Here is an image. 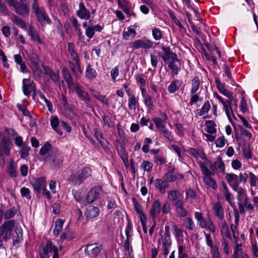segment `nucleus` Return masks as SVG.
Masks as SVG:
<instances>
[{
  "label": "nucleus",
  "mask_w": 258,
  "mask_h": 258,
  "mask_svg": "<svg viewBox=\"0 0 258 258\" xmlns=\"http://www.w3.org/2000/svg\"><path fill=\"white\" fill-rule=\"evenodd\" d=\"M68 52L72 60L77 64L78 70H80V61L78 54L75 49V45L73 43H68Z\"/></svg>",
  "instance_id": "a211bd4d"
},
{
  "label": "nucleus",
  "mask_w": 258,
  "mask_h": 258,
  "mask_svg": "<svg viewBox=\"0 0 258 258\" xmlns=\"http://www.w3.org/2000/svg\"><path fill=\"white\" fill-rule=\"evenodd\" d=\"M231 258H249V256L246 252L243 251L242 244H237L234 248Z\"/></svg>",
  "instance_id": "393cba45"
},
{
  "label": "nucleus",
  "mask_w": 258,
  "mask_h": 258,
  "mask_svg": "<svg viewBox=\"0 0 258 258\" xmlns=\"http://www.w3.org/2000/svg\"><path fill=\"white\" fill-rule=\"evenodd\" d=\"M154 185L161 194H164L166 189L169 186V184L166 180L156 179L154 182Z\"/></svg>",
  "instance_id": "cd10ccee"
},
{
  "label": "nucleus",
  "mask_w": 258,
  "mask_h": 258,
  "mask_svg": "<svg viewBox=\"0 0 258 258\" xmlns=\"http://www.w3.org/2000/svg\"><path fill=\"white\" fill-rule=\"evenodd\" d=\"M182 197L181 192L177 190H171L168 192V198L171 201H177L181 200Z\"/></svg>",
  "instance_id": "e433bc0d"
},
{
  "label": "nucleus",
  "mask_w": 258,
  "mask_h": 258,
  "mask_svg": "<svg viewBox=\"0 0 258 258\" xmlns=\"http://www.w3.org/2000/svg\"><path fill=\"white\" fill-rule=\"evenodd\" d=\"M183 201L179 200L174 203L177 215L180 217H185L187 215V211L183 207Z\"/></svg>",
  "instance_id": "4be33fe9"
},
{
  "label": "nucleus",
  "mask_w": 258,
  "mask_h": 258,
  "mask_svg": "<svg viewBox=\"0 0 258 258\" xmlns=\"http://www.w3.org/2000/svg\"><path fill=\"white\" fill-rule=\"evenodd\" d=\"M152 35L155 40H160L162 39L163 36L161 30L157 28L152 30Z\"/></svg>",
  "instance_id": "69168bd1"
},
{
  "label": "nucleus",
  "mask_w": 258,
  "mask_h": 258,
  "mask_svg": "<svg viewBox=\"0 0 258 258\" xmlns=\"http://www.w3.org/2000/svg\"><path fill=\"white\" fill-rule=\"evenodd\" d=\"M14 22L19 27L24 29L26 27V23L25 22L18 17V16H14Z\"/></svg>",
  "instance_id": "338daca9"
},
{
  "label": "nucleus",
  "mask_w": 258,
  "mask_h": 258,
  "mask_svg": "<svg viewBox=\"0 0 258 258\" xmlns=\"http://www.w3.org/2000/svg\"><path fill=\"white\" fill-rule=\"evenodd\" d=\"M102 249V246L97 243L89 244L85 248V253L90 258H96Z\"/></svg>",
  "instance_id": "ddd939ff"
},
{
  "label": "nucleus",
  "mask_w": 258,
  "mask_h": 258,
  "mask_svg": "<svg viewBox=\"0 0 258 258\" xmlns=\"http://www.w3.org/2000/svg\"><path fill=\"white\" fill-rule=\"evenodd\" d=\"M16 226V222L14 220L5 221L0 226V235L5 240L10 239L13 234V231Z\"/></svg>",
  "instance_id": "39448f33"
},
{
  "label": "nucleus",
  "mask_w": 258,
  "mask_h": 258,
  "mask_svg": "<svg viewBox=\"0 0 258 258\" xmlns=\"http://www.w3.org/2000/svg\"><path fill=\"white\" fill-rule=\"evenodd\" d=\"M28 34L31 37L33 40L37 41L39 44L42 43L38 32L32 25L29 26Z\"/></svg>",
  "instance_id": "2f4dec72"
},
{
  "label": "nucleus",
  "mask_w": 258,
  "mask_h": 258,
  "mask_svg": "<svg viewBox=\"0 0 258 258\" xmlns=\"http://www.w3.org/2000/svg\"><path fill=\"white\" fill-rule=\"evenodd\" d=\"M99 209L94 206H89L85 212V216L88 220L94 219L98 216Z\"/></svg>",
  "instance_id": "bb28decb"
},
{
  "label": "nucleus",
  "mask_w": 258,
  "mask_h": 258,
  "mask_svg": "<svg viewBox=\"0 0 258 258\" xmlns=\"http://www.w3.org/2000/svg\"><path fill=\"white\" fill-rule=\"evenodd\" d=\"M214 165L218 172L223 174L225 173V165L220 157H218L216 159V161L214 163Z\"/></svg>",
  "instance_id": "f704fd0d"
},
{
  "label": "nucleus",
  "mask_w": 258,
  "mask_h": 258,
  "mask_svg": "<svg viewBox=\"0 0 258 258\" xmlns=\"http://www.w3.org/2000/svg\"><path fill=\"white\" fill-rule=\"evenodd\" d=\"M35 191L39 194L46 187V181L45 177H40L34 179L31 182Z\"/></svg>",
  "instance_id": "dca6fc26"
},
{
  "label": "nucleus",
  "mask_w": 258,
  "mask_h": 258,
  "mask_svg": "<svg viewBox=\"0 0 258 258\" xmlns=\"http://www.w3.org/2000/svg\"><path fill=\"white\" fill-rule=\"evenodd\" d=\"M215 214L219 219H223L224 218V210L222 205L220 203H216L214 207Z\"/></svg>",
  "instance_id": "ea45409f"
},
{
  "label": "nucleus",
  "mask_w": 258,
  "mask_h": 258,
  "mask_svg": "<svg viewBox=\"0 0 258 258\" xmlns=\"http://www.w3.org/2000/svg\"><path fill=\"white\" fill-rule=\"evenodd\" d=\"M220 191L222 192L223 195L224 196L225 200L231 205H232L234 204V198L232 194L230 192L229 189L226 184V183L222 181L221 182V186L220 188Z\"/></svg>",
  "instance_id": "6ab92c4d"
},
{
  "label": "nucleus",
  "mask_w": 258,
  "mask_h": 258,
  "mask_svg": "<svg viewBox=\"0 0 258 258\" xmlns=\"http://www.w3.org/2000/svg\"><path fill=\"white\" fill-rule=\"evenodd\" d=\"M137 34L134 29V26H131L127 28L126 31H124L122 33L123 38L125 40L132 39L135 38Z\"/></svg>",
  "instance_id": "7c9ffc66"
},
{
  "label": "nucleus",
  "mask_w": 258,
  "mask_h": 258,
  "mask_svg": "<svg viewBox=\"0 0 258 258\" xmlns=\"http://www.w3.org/2000/svg\"><path fill=\"white\" fill-rule=\"evenodd\" d=\"M17 213V210L14 208H10L4 213V219H10L12 218Z\"/></svg>",
  "instance_id": "052dcab7"
},
{
  "label": "nucleus",
  "mask_w": 258,
  "mask_h": 258,
  "mask_svg": "<svg viewBox=\"0 0 258 258\" xmlns=\"http://www.w3.org/2000/svg\"><path fill=\"white\" fill-rule=\"evenodd\" d=\"M53 253L52 258H58V248L51 241L47 240L45 246L40 250V258H49Z\"/></svg>",
  "instance_id": "7ed1b4c3"
},
{
  "label": "nucleus",
  "mask_w": 258,
  "mask_h": 258,
  "mask_svg": "<svg viewBox=\"0 0 258 258\" xmlns=\"http://www.w3.org/2000/svg\"><path fill=\"white\" fill-rule=\"evenodd\" d=\"M138 104V100L134 95L129 96L128 100V108L131 110L135 111L136 109V106Z\"/></svg>",
  "instance_id": "603ef678"
},
{
  "label": "nucleus",
  "mask_w": 258,
  "mask_h": 258,
  "mask_svg": "<svg viewBox=\"0 0 258 258\" xmlns=\"http://www.w3.org/2000/svg\"><path fill=\"white\" fill-rule=\"evenodd\" d=\"M156 127L165 138L169 141H172L173 137L171 132L166 127V122L159 117H154L152 119Z\"/></svg>",
  "instance_id": "1a4fd4ad"
},
{
  "label": "nucleus",
  "mask_w": 258,
  "mask_h": 258,
  "mask_svg": "<svg viewBox=\"0 0 258 258\" xmlns=\"http://www.w3.org/2000/svg\"><path fill=\"white\" fill-rule=\"evenodd\" d=\"M248 178L250 187H255V188L256 189V186L258 182L257 177L252 172H249Z\"/></svg>",
  "instance_id": "680f3d73"
},
{
  "label": "nucleus",
  "mask_w": 258,
  "mask_h": 258,
  "mask_svg": "<svg viewBox=\"0 0 258 258\" xmlns=\"http://www.w3.org/2000/svg\"><path fill=\"white\" fill-rule=\"evenodd\" d=\"M211 108V106L210 102L207 100L204 102L201 108L196 110V114L200 116L204 115L205 114L208 113Z\"/></svg>",
  "instance_id": "c756f323"
},
{
  "label": "nucleus",
  "mask_w": 258,
  "mask_h": 258,
  "mask_svg": "<svg viewBox=\"0 0 258 258\" xmlns=\"http://www.w3.org/2000/svg\"><path fill=\"white\" fill-rule=\"evenodd\" d=\"M70 89L75 91L79 98L85 103L89 104L91 102V99L88 93L84 90V87L79 83L76 82Z\"/></svg>",
  "instance_id": "9d476101"
},
{
  "label": "nucleus",
  "mask_w": 258,
  "mask_h": 258,
  "mask_svg": "<svg viewBox=\"0 0 258 258\" xmlns=\"http://www.w3.org/2000/svg\"><path fill=\"white\" fill-rule=\"evenodd\" d=\"M103 192V188L101 185H99L92 187L87 194L86 202L88 204L93 203Z\"/></svg>",
  "instance_id": "f8f14e48"
},
{
  "label": "nucleus",
  "mask_w": 258,
  "mask_h": 258,
  "mask_svg": "<svg viewBox=\"0 0 258 258\" xmlns=\"http://www.w3.org/2000/svg\"><path fill=\"white\" fill-rule=\"evenodd\" d=\"M198 163L203 174V178L204 183L212 188L216 189L217 187V183L212 177V176L214 175L215 174V171L213 167L212 168L209 169V166L204 164L203 162L200 161Z\"/></svg>",
  "instance_id": "f03ea898"
},
{
  "label": "nucleus",
  "mask_w": 258,
  "mask_h": 258,
  "mask_svg": "<svg viewBox=\"0 0 258 258\" xmlns=\"http://www.w3.org/2000/svg\"><path fill=\"white\" fill-rule=\"evenodd\" d=\"M195 218L199 223V226L203 229L207 227V223L205 220L203 215L202 213L199 212H195Z\"/></svg>",
  "instance_id": "c9c22d12"
},
{
  "label": "nucleus",
  "mask_w": 258,
  "mask_h": 258,
  "mask_svg": "<svg viewBox=\"0 0 258 258\" xmlns=\"http://www.w3.org/2000/svg\"><path fill=\"white\" fill-rule=\"evenodd\" d=\"M183 225L187 230L194 231L196 229V225L190 217H187L185 219L183 222Z\"/></svg>",
  "instance_id": "864d4df0"
},
{
  "label": "nucleus",
  "mask_w": 258,
  "mask_h": 258,
  "mask_svg": "<svg viewBox=\"0 0 258 258\" xmlns=\"http://www.w3.org/2000/svg\"><path fill=\"white\" fill-rule=\"evenodd\" d=\"M221 234L222 235V238L226 237L229 239L231 238L228 226L225 221L221 222Z\"/></svg>",
  "instance_id": "79ce46f5"
},
{
  "label": "nucleus",
  "mask_w": 258,
  "mask_h": 258,
  "mask_svg": "<svg viewBox=\"0 0 258 258\" xmlns=\"http://www.w3.org/2000/svg\"><path fill=\"white\" fill-rule=\"evenodd\" d=\"M160 202L158 200H155L152 203L150 210V216L153 221L155 220L156 217L160 214Z\"/></svg>",
  "instance_id": "412c9836"
},
{
  "label": "nucleus",
  "mask_w": 258,
  "mask_h": 258,
  "mask_svg": "<svg viewBox=\"0 0 258 258\" xmlns=\"http://www.w3.org/2000/svg\"><path fill=\"white\" fill-rule=\"evenodd\" d=\"M62 75L69 88L75 84V83L73 82L72 80L70 73L66 68H63L62 69Z\"/></svg>",
  "instance_id": "37998d69"
},
{
  "label": "nucleus",
  "mask_w": 258,
  "mask_h": 258,
  "mask_svg": "<svg viewBox=\"0 0 258 258\" xmlns=\"http://www.w3.org/2000/svg\"><path fill=\"white\" fill-rule=\"evenodd\" d=\"M19 153L20 157L23 159H27L29 156V152L30 150V147L26 144L19 147Z\"/></svg>",
  "instance_id": "8fccbe9b"
},
{
  "label": "nucleus",
  "mask_w": 258,
  "mask_h": 258,
  "mask_svg": "<svg viewBox=\"0 0 258 258\" xmlns=\"http://www.w3.org/2000/svg\"><path fill=\"white\" fill-rule=\"evenodd\" d=\"M50 125L52 129L59 136H62L63 134L62 130L59 126L60 122L59 118L56 115H52L50 119Z\"/></svg>",
  "instance_id": "5701e85b"
},
{
  "label": "nucleus",
  "mask_w": 258,
  "mask_h": 258,
  "mask_svg": "<svg viewBox=\"0 0 258 258\" xmlns=\"http://www.w3.org/2000/svg\"><path fill=\"white\" fill-rule=\"evenodd\" d=\"M8 5L14 9L16 13L27 16L29 14V2L19 3L16 0H6Z\"/></svg>",
  "instance_id": "20e7f679"
},
{
  "label": "nucleus",
  "mask_w": 258,
  "mask_h": 258,
  "mask_svg": "<svg viewBox=\"0 0 258 258\" xmlns=\"http://www.w3.org/2000/svg\"><path fill=\"white\" fill-rule=\"evenodd\" d=\"M63 224V221L60 219H57L55 222V227L53 230V234L57 235L61 231Z\"/></svg>",
  "instance_id": "4d7b16f0"
},
{
  "label": "nucleus",
  "mask_w": 258,
  "mask_h": 258,
  "mask_svg": "<svg viewBox=\"0 0 258 258\" xmlns=\"http://www.w3.org/2000/svg\"><path fill=\"white\" fill-rule=\"evenodd\" d=\"M32 9L36 14L38 21L42 26L51 23V20L47 15L45 11L43 8H39L36 0L34 1L32 5Z\"/></svg>",
  "instance_id": "423d86ee"
},
{
  "label": "nucleus",
  "mask_w": 258,
  "mask_h": 258,
  "mask_svg": "<svg viewBox=\"0 0 258 258\" xmlns=\"http://www.w3.org/2000/svg\"><path fill=\"white\" fill-rule=\"evenodd\" d=\"M238 200L248 210L253 211L254 210V206L250 203L247 197L246 190L238 195Z\"/></svg>",
  "instance_id": "b1692460"
},
{
  "label": "nucleus",
  "mask_w": 258,
  "mask_h": 258,
  "mask_svg": "<svg viewBox=\"0 0 258 258\" xmlns=\"http://www.w3.org/2000/svg\"><path fill=\"white\" fill-rule=\"evenodd\" d=\"M69 180L77 186L80 185L84 181L78 171L70 176Z\"/></svg>",
  "instance_id": "72a5a7b5"
},
{
  "label": "nucleus",
  "mask_w": 258,
  "mask_h": 258,
  "mask_svg": "<svg viewBox=\"0 0 258 258\" xmlns=\"http://www.w3.org/2000/svg\"><path fill=\"white\" fill-rule=\"evenodd\" d=\"M188 152L189 154L193 156L195 158L198 159L200 158L205 161L203 162L206 165H208L209 168H212L213 164L211 161H210L206 156V155L202 150H196L194 148H190L188 149Z\"/></svg>",
  "instance_id": "4468645a"
},
{
  "label": "nucleus",
  "mask_w": 258,
  "mask_h": 258,
  "mask_svg": "<svg viewBox=\"0 0 258 258\" xmlns=\"http://www.w3.org/2000/svg\"><path fill=\"white\" fill-rule=\"evenodd\" d=\"M78 172L80 174L83 179L84 180L91 175V169L89 167H85L81 170H79Z\"/></svg>",
  "instance_id": "bf43d9fd"
},
{
  "label": "nucleus",
  "mask_w": 258,
  "mask_h": 258,
  "mask_svg": "<svg viewBox=\"0 0 258 258\" xmlns=\"http://www.w3.org/2000/svg\"><path fill=\"white\" fill-rule=\"evenodd\" d=\"M69 67L70 68L71 71L73 73L74 75L76 77V78L78 79L80 78L81 74L82 73V70L81 69V67H80V70H78L77 64L74 63L72 61H69L68 62Z\"/></svg>",
  "instance_id": "c03bdc74"
},
{
  "label": "nucleus",
  "mask_w": 258,
  "mask_h": 258,
  "mask_svg": "<svg viewBox=\"0 0 258 258\" xmlns=\"http://www.w3.org/2000/svg\"><path fill=\"white\" fill-rule=\"evenodd\" d=\"M116 149H117L118 153L119 154L120 158L122 159L125 166H128V161L127 156L125 154V151H124V149L123 148L122 146L121 145V144L120 143H119L118 145H117Z\"/></svg>",
  "instance_id": "473e14b6"
},
{
  "label": "nucleus",
  "mask_w": 258,
  "mask_h": 258,
  "mask_svg": "<svg viewBox=\"0 0 258 258\" xmlns=\"http://www.w3.org/2000/svg\"><path fill=\"white\" fill-rule=\"evenodd\" d=\"M47 160L51 166L54 167H59L62 164L63 157L61 154L57 151H53L49 153Z\"/></svg>",
  "instance_id": "9b49d317"
},
{
  "label": "nucleus",
  "mask_w": 258,
  "mask_h": 258,
  "mask_svg": "<svg viewBox=\"0 0 258 258\" xmlns=\"http://www.w3.org/2000/svg\"><path fill=\"white\" fill-rule=\"evenodd\" d=\"M162 49L164 53L163 54L160 55V56L165 63L168 65L172 73L174 75H177L179 71V67L177 64V62H179L177 54L171 51L168 47L162 46Z\"/></svg>",
  "instance_id": "f257e3e1"
},
{
  "label": "nucleus",
  "mask_w": 258,
  "mask_h": 258,
  "mask_svg": "<svg viewBox=\"0 0 258 258\" xmlns=\"http://www.w3.org/2000/svg\"><path fill=\"white\" fill-rule=\"evenodd\" d=\"M221 246L223 252L226 254H228L230 252L229 242L225 237H222L221 239Z\"/></svg>",
  "instance_id": "0e129e2a"
},
{
  "label": "nucleus",
  "mask_w": 258,
  "mask_h": 258,
  "mask_svg": "<svg viewBox=\"0 0 258 258\" xmlns=\"http://www.w3.org/2000/svg\"><path fill=\"white\" fill-rule=\"evenodd\" d=\"M200 85V81L198 77H195L191 80V87L190 93L195 94L199 89Z\"/></svg>",
  "instance_id": "de8ad7c7"
},
{
  "label": "nucleus",
  "mask_w": 258,
  "mask_h": 258,
  "mask_svg": "<svg viewBox=\"0 0 258 258\" xmlns=\"http://www.w3.org/2000/svg\"><path fill=\"white\" fill-rule=\"evenodd\" d=\"M73 195L76 201L83 206H86L88 204V203L86 202V198L84 199L81 192L78 191H75L73 192Z\"/></svg>",
  "instance_id": "5fc2aeb1"
},
{
  "label": "nucleus",
  "mask_w": 258,
  "mask_h": 258,
  "mask_svg": "<svg viewBox=\"0 0 258 258\" xmlns=\"http://www.w3.org/2000/svg\"><path fill=\"white\" fill-rule=\"evenodd\" d=\"M23 91L25 95L29 96L32 93H34L35 87L34 83L29 79L23 80Z\"/></svg>",
  "instance_id": "f3484780"
},
{
  "label": "nucleus",
  "mask_w": 258,
  "mask_h": 258,
  "mask_svg": "<svg viewBox=\"0 0 258 258\" xmlns=\"http://www.w3.org/2000/svg\"><path fill=\"white\" fill-rule=\"evenodd\" d=\"M166 180L168 182H173L176 179H181L183 178L182 174L175 173L174 169L169 170L164 175Z\"/></svg>",
  "instance_id": "a878e982"
},
{
  "label": "nucleus",
  "mask_w": 258,
  "mask_h": 258,
  "mask_svg": "<svg viewBox=\"0 0 258 258\" xmlns=\"http://www.w3.org/2000/svg\"><path fill=\"white\" fill-rule=\"evenodd\" d=\"M13 147V143L10 139L5 137L2 139L1 144H0V166L4 167L5 165V158L4 153L7 156L10 155V151Z\"/></svg>",
  "instance_id": "0eeeda50"
},
{
  "label": "nucleus",
  "mask_w": 258,
  "mask_h": 258,
  "mask_svg": "<svg viewBox=\"0 0 258 258\" xmlns=\"http://www.w3.org/2000/svg\"><path fill=\"white\" fill-rule=\"evenodd\" d=\"M153 42L151 40L144 38L142 39L134 41L132 44L131 47L135 49H150L153 47Z\"/></svg>",
  "instance_id": "2eb2a0df"
},
{
  "label": "nucleus",
  "mask_w": 258,
  "mask_h": 258,
  "mask_svg": "<svg viewBox=\"0 0 258 258\" xmlns=\"http://www.w3.org/2000/svg\"><path fill=\"white\" fill-rule=\"evenodd\" d=\"M15 232L17 234V237L13 240V245L18 247L19 245L20 241L22 240L23 232L21 228L17 227L15 228Z\"/></svg>",
  "instance_id": "49530a36"
},
{
  "label": "nucleus",
  "mask_w": 258,
  "mask_h": 258,
  "mask_svg": "<svg viewBox=\"0 0 258 258\" xmlns=\"http://www.w3.org/2000/svg\"><path fill=\"white\" fill-rule=\"evenodd\" d=\"M93 131L96 139L99 141L102 148L105 150L107 148L108 141L104 139L102 134L99 131L98 128H94Z\"/></svg>",
  "instance_id": "c85d7f7f"
},
{
  "label": "nucleus",
  "mask_w": 258,
  "mask_h": 258,
  "mask_svg": "<svg viewBox=\"0 0 258 258\" xmlns=\"http://www.w3.org/2000/svg\"><path fill=\"white\" fill-rule=\"evenodd\" d=\"M216 83L219 91L230 99L232 97V94L224 88L223 84L218 80H216Z\"/></svg>",
  "instance_id": "4c0bfd02"
},
{
  "label": "nucleus",
  "mask_w": 258,
  "mask_h": 258,
  "mask_svg": "<svg viewBox=\"0 0 258 258\" xmlns=\"http://www.w3.org/2000/svg\"><path fill=\"white\" fill-rule=\"evenodd\" d=\"M51 148V145L49 143H45L42 147H41L39 154L41 156H45L47 153H50L49 152Z\"/></svg>",
  "instance_id": "e2e57ef3"
},
{
  "label": "nucleus",
  "mask_w": 258,
  "mask_h": 258,
  "mask_svg": "<svg viewBox=\"0 0 258 258\" xmlns=\"http://www.w3.org/2000/svg\"><path fill=\"white\" fill-rule=\"evenodd\" d=\"M76 15L79 18L84 20H88L91 16L90 12L86 8L82 2L79 3V9L76 12Z\"/></svg>",
  "instance_id": "aec40b11"
},
{
  "label": "nucleus",
  "mask_w": 258,
  "mask_h": 258,
  "mask_svg": "<svg viewBox=\"0 0 258 258\" xmlns=\"http://www.w3.org/2000/svg\"><path fill=\"white\" fill-rule=\"evenodd\" d=\"M85 75L88 79L93 80L96 77L97 73L90 64H88L85 72Z\"/></svg>",
  "instance_id": "09e8293b"
},
{
  "label": "nucleus",
  "mask_w": 258,
  "mask_h": 258,
  "mask_svg": "<svg viewBox=\"0 0 258 258\" xmlns=\"http://www.w3.org/2000/svg\"><path fill=\"white\" fill-rule=\"evenodd\" d=\"M7 171L11 177H16L17 175V166L13 162L10 163L7 167Z\"/></svg>",
  "instance_id": "3c124183"
},
{
  "label": "nucleus",
  "mask_w": 258,
  "mask_h": 258,
  "mask_svg": "<svg viewBox=\"0 0 258 258\" xmlns=\"http://www.w3.org/2000/svg\"><path fill=\"white\" fill-rule=\"evenodd\" d=\"M223 106L226 115L228 118L230 119V114H231L232 115H233V112L231 106L230 102L229 100H226V103H224Z\"/></svg>",
  "instance_id": "6e6d98bb"
},
{
  "label": "nucleus",
  "mask_w": 258,
  "mask_h": 258,
  "mask_svg": "<svg viewBox=\"0 0 258 258\" xmlns=\"http://www.w3.org/2000/svg\"><path fill=\"white\" fill-rule=\"evenodd\" d=\"M117 3L119 7L126 14H130L129 4L127 0H126L125 2L123 1V3H121L120 0H117Z\"/></svg>",
  "instance_id": "13d9d810"
},
{
  "label": "nucleus",
  "mask_w": 258,
  "mask_h": 258,
  "mask_svg": "<svg viewBox=\"0 0 258 258\" xmlns=\"http://www.w3.org/2000/svg\"><path fill=\"white\" fill-rule=\"evenodd\" d=\"M163 249L164 254L167 255L169 252V249L171 245V240L169 237H165L162 240Z\"/></svg>",
  "instance_id": "a18cd8bd"
},
{
  "label": "nucleus",
  "mask_w": 258,
  "mask_h": 258,
  "mask_svg": "<svg viewBox=\"0 0 258 258\" xmlns=\"http://www.w3.org/2000/svg\"><path fill=\"white\" fill-rule=\"evenodd\" d=\"M144 103L148 108L152 109L154 107L151 96L149 94L144 96Z\"/></svg>",
  "instance_id": "774afa93"
},
{
  "label": "nucleus",
  "mask_w": 258,
  "mask_h": 258,
  "mask_svg": "<svg viewBox=\"0 0 258 258\" xmlns=\"http://www.w3.org/2000/svg\"><path fill=\"white\" fill-rule=\"evenodd\" d=\"M225 178L231 188L238 195L246 190L239 186L240 182L237 175L234 173H227Z\"/></svg>",
  "instance_id": "6e6552de"
},
{
  "label": "nucleus",
  "mask_w": 258,
  "mask_h": 258,
  "mask_svg": "<svg viewBox=\"0 0 258 258\" xmlns=\"http://www.w3.org/2000/svg\"><path fill=\"white\" fill-rule=\"evenodd\" d=\"M71 22L73 27L74 28L76 34L80 39L83 38L82 32L80 29V25L78 23V20L75 18L71 19Z\"/></svg>",
  "instance_id": "58836bf2"
},
{
  "label": "nucleus",
  "mask_w": 258,
  "mask_h": 258,
  "mask_svg": "<svg viewBox=\"0 0 258 258\" xmlns=\"http://www.w3.org/2000/svg\"><path fill=\"white\" fill-rule=\"evenodd\" d=\"M205 125L207 127L206 132L210 134H216L217 132L216 124L215 122L212 120H206Z\"/></svg>",
  "instance_id": "a19ab883"
}]
</instances>
